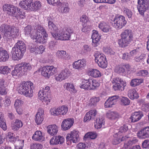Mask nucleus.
Instances as JSON below:
<instances>
[{
    "instance_id": "nucleus-45",
    "label": "nucleus",
    "mask_w": 149,
    "mask_h": 149,
    "mask_svg": "<svg viewBox=\"0 0 149 149\" xmlns=\"http://www.w3.org/2000/svg\"><path fill=\"white\" fill-rule=\"evenodd\" d=\"M10 69L7 66L0 67V73L3 74H8L10 72Z\"/></svg>"
},
{
    "instance_id": "nucleus-20",
    "label": "nucleus",
    "mask_w": 149,
    "mask_h": 149,
    "mask_svg": "<svg viewBox=\"0 0 149 149\" xmlns=\"http://www.w3.org/2000/svg\"><path fill=\"white\" fill-rule=\"evenodd\" d=\"M70 73L68 69L65 68L57 76L56 79L58 81H61L66 79L68 77Z\"/></svg>"
},
{
    "instance_id": "nucleus-10",
    "label": "nucleus",
    "mask_w": 149,
    "mask_h": 149,
    "mask_svg": "<svg viewBox=\"0 0 149 149\" xmlns=\"http://www.w3.org/2000/svg\"><path fill=\"white\" fill-rule=\"evenodd\" d=\"M68 107L64 105L59 107L57 108L51 109L50 112L51 114L54 116H58L60 115L65 114L68 112Z\"/></svg>"
},
{
    "instance_id": "nucleus-63",
    "label": "nucleus",
    "mask_w": 149,
    "mask_h": 149,
    "mask_svg": "<svg viewBox=\"0 0 149 149\" xmlns=\"http://www.w3.org/2000/svg\"><path fill=\"white\" fill-rule=\"evenodd\" d=\"M0 87L7 88L8 87L7 82L3 79H0Z\"/></svg>"
},
{
    "instance_id": "nucleus-48",
    "label": "nucleus",
    "mask_w": 149,
    "mask_h": 149,
    "mask_svg": "<svg viewBox=\"0 0 149 149\" xmlns=\"http://www.w3.org/2000/svg\"><path fill=\"white\" fill-rule=\"evenodd\" d=\"M24 33L26 36L29 35L31 36L32 32L34 33V30L32 29L31 26L28 25L25 27L24 30Z\"/></svg>"
},
{
    "instance_id": "nucleus-39",
    "label": "nucleus",
    "mask_w": 149,
    "mask_h": 149,
    "mask_svg": "<svg viewBox=\"0 0 149 149\" xmlns=\"http://www.w3.org/2000/svg\"><path fill=\"white\" fill-rule=\"evenodd\" d=\"M64 88L70 91L71 93H74L77 92L73 84L71 83H65L63 85Z\"/></svg>"
},
{
    "instance_id": "nucleus-12",
    "label": "nucleus",
    "mask_w": 149,
    "mask_h": 149,
    "mask_svg": "<svg viewBox=\"0 0 149 149\" xmlns=\"http://www.w3.org/2000/svg\"><path fill=\"white\" fill-rule=\"evenodd\" d=\"M137 8L139 13L143 15L144 13L148 9V6L147 0H138Z\"/></svg>"
},
{
    "instance_id": "nucleus-23",
    "label": "nucleus",
    "mask_w": 149,
    "mask_h": 149,
    "mask_svg": "<svg viewBox=\"0 0 149 149\" xmlns=\"http://www.w3.org/2000/svg\"><path fill=\"white\" fill-rule=\"evenodd\" d=\"M96 114L97 111L95 110L89 111L86 114L84 118V121L85 122L93 120Z\"/></svg>"
},
{
    "instance_id": "nucleus-9",
    "label": "nucleus",
    "mask_w": 149,
    "mask_h": 149,
    "mask_svg": "<svg viewBox=\"0 0 149 149\" xmlns=\"http://www.w3.org/2000/svg\"><path fill=\"white\" fill-rule=\"evenodd\" d=\"M95 61L99 66L102 68H105L107 66V63L106 58L102 54L96 53L94 55Z\"/></svg>"
},
{
    "instance_id": "nucleus-30",
    "label": "nucleus",
    "mask_w": 149,
    "mask_h": 149,
    "mask_svg": "<svg viewBox=\"0 0 149 149\" xmlns=\"http://www.w3.org/2000/svg\"><path fill=\"white\" fill-rule=\"evenodd\" d=\"M58 6H60L58 7V9H60V11L61 13H67L69 12L70 10V8L69 7V4L67 3L60 2L58 4Z\"/></svg>"
},
{
    "instance_id": "nucleus-14",
    "label": "nucleus",
    "mask_w": 149,
    "mask_h": 149,
    "mask_svg": "<svg viewBox=\"0 0 149 149\" xmlns=\"http://www.w3.org/2000/svg\"><path fill=\"white\" fill-rule=\"evenodd\" d=\"M74 123V120L73 118L64 119L61 124L62 130L64 131L69 130L72 126Z\"/></svg>"
},
{
    "instance_id": "nucleus-25",
    "label": "nucleus",
    "mask_w": 149,
    "mask_h": 149,
    "mask_svg": "<svg viewBox=\"0 0 149 149\" xmlns=\"http://www.w3.org/2000/svg\"><path fill=\"white\" fill-rule=\"evenodd\" d=\"M99 29L104 32L108 33L111 31V27L109 24L104 21L100 22L98 24Z\"/></svg>"
},
{
    "instance_id": "nucleus-1",
    "label": "nucleus",
    "mask_w": 149,
    "mask_h": 149,
    "mask_svg": "<svg viewBox=\"0 0 149 149\" xmlns=\"http://www.w3.org/2000/svg\"><path fill=\"white\" fill-rule=\"evenodd\" d=\"M26 46L24 42L18 40L12 48L10 54L13 59L18 61L23 57L26 51Z\"/></svg>"
},
{
    "instance_id": "nucleus-60",
    "label": "nucleus",
    "mask_w": 149,
    "mask_h": 149,
    "mask_svg": "<svg viewBox=\"0 0 149 149\" xmlns=\"http://www.w3.org/2000/svg\"><path fill=\"white\" fill-rule=\"evenodd\" d=\"M59 138L57 137V136L53 137L50 140V143L51 145H54L58 144V140Z\"/></svg>"
},
{
    "instance_id": "nucleus-31",
    "label": "nucleus",
    "mask_w": 149,
    "mask_h": 149,
    "mask_svg": "<svg viewBox=\"0 0 149 149\" xmlns=\"http://www.w3.org/2000/svg\"><path fill=\"white\" fill-rule=\"evenodd\" d=\"M88 74L94 78H97L101 77L102 74L98 70L96 69H90L88 71Z\"/></svg>"
},
{
    "instance_id": "nucleus-2",
    "label": "nucleus",
    "mask_w": 149,
    "mask_h": 149,
    "mask_svg": "<svg viewBox=\"0 0 149 149\" xmlns=\"http://www.w3.org/2000/svg\"><path fill=\"white\" fill-rule=\"evenodd\" d=\"M0 31L4 34V38L7 40L16 38L19 35V30L13 26L5 24L0 26Z\"/></svg>"
},
{
    "instance_id": "nucleus-35",
    "label": "nucleus",
    "mask_w": 149,
    "mask_h": 149,
    "mask_svg": "<svg viewBox=\"0 0 149 149\" xmlns=\"http://www.w3.org/2000/svg\"><path fill=\"white\" fill-rule=\"evenodd\" d=\"M32 139L35 141H42L44 140L45 138L42 135V132L40 131H37L35 132L32 137Z\"/></svg>"
},
{
    "instance_id": "nucleus-3",
    "label": "nucleus",
    "mask_w": 149,
    "mask_h": 149,
    "mask_svg": "<svg viewBox=\"0 0 149 149\" xmlns=\"http://www.w3.org/2000/svg\"><path fill=\"white\" fill-rule=\"evenodd\" d=\"M34 33L32 31L31 35V38L33 40H36L37 43H45L47 42V34L45 30L40 25H38L36 30H34Z\"/></svg>"
},
{
    "instance_id": "nucleus-61",
    "label": "nucleus",
    "mask_w": 149,
    "mask_h": 149,
    "mask_svg": "<svg viewBox=\"0 0 149 149\" xmlns=\"http://www.w3.org/2000/svg\"><path fill=\"white\" fill-rule=\"evenodd\" d=\"M123 12L127 16L128 18H131L132 15V13L130 10L127 8H125Z\"/></svg>"
},
{
    "instance_id": "nucleus-54",
    "label": "nucleus",
    "mask_w": 149,
    "mask_h": 149,
    "mask_svg": "<svg viewBox=\"0 0 149 149\" xmlns=\"http://www.w3.org/2000/svg\"><path fill=\"white\" fill-rule=\"evenodd\" d=\"M128 138V137H126V136H123L121 139L118 138H115L113 141V143L114 145H116L118 144L120 142L124 141L126 139Z\"/></svg>"
},
{
    "instance_id": "nucleus-6",
    "label": "nucleus",
    "mask_w": 149,
    "mask_h": 149,
    "mask_svg": "<svg viewBox=\"0 0 149 149\" xmlns=\"http://www.w3.org/2000/svg\"><path fill=\"white\" fill-rule=\"evenodd\" d=\"M111 82L112 83L115 84L113 86L115 91H123L127 85L126 82L119 77L113 78Z\"/></svg>"
},
{
    "instance_id": "nucleus-62",
    "label": "nucleus",
    "mask_w": 149,
    "mask_h": 149,
    "mask_svg": "<svg viewBox=\"0 0 149 149\" xmlns=\"http://www.w3.org/2000/svg\"><path fill=\"white\" fill-rule=\"evenodd\" d=\"M121 102L124 105H129L130 103V101L127 97H123L121 100Z\"/></svg>"
},
{
    "instance_id": "nucleus-55",
    "label": "nucleus",
    "mask_w": 149,
    "mask_h": 149,
    "mask_svg": "<svg viewBox=\"0 0 149 149\" xmlns=\"http://www.w3.org/2000/svg\"><path fill=\"white\" fill-rule=\"evenodd\" d=\"M100 99L99 97H93L90 100V104L91 105L94 106L96 105L97 102H99Z\"/></svg>"
},
{
    "instance_id": "nucleus-41",
    "label": "nucleus",
    "mask_w": 149,
    "mask_h": 149,
    "mask_svg": "<svg viewBox=\"0 0 149 149\" xmlns=\"http://www.w3.org/2000/svg\"><path fill=\"white\" fill-rule=\"evenodd\" d=\"M22 70L19 64L15 66L14 70L11 72V74L13 77L18 76L20 75H24L22 74Z\"/></svg>"
},
{
    "instance_id": "nucleus-5",
    "label": "nucleus",
    "mask_w": 149,
    "mask_h": 149,
    "mask_svg": "<svg viewBox=\"0 0 149 149\" xmlns=\"http://www.w3.org/2000/svg\"><path fill=\"white\" fill-rule=\"evenodd\" d=\"M121 36L118 43L121 47H124L127 46L132 40L133 35L131 30L127 29L123 32Z\"/></svg>"
},
{
    "instance_id": "nucleus-29",
    "label": "nucleus",
    "mask_w": 149,
    "mask_h": 149,
    "mask_svg": "<svg viewBox=\"0 0 149 149\" xmlns=\"http://www.w3.org/2000/svg\"><path fill=\"white\" fill-rule=\"evenodd\" d=\"M9 58V55L7 52L2 48H0V61L5 62Z\"/></svg>"
},
{
    "instance_id": "nucleus-17",
    "label": "nucleus",
    "mask_w": 149,
    "mask_h": 149,
    "mask_svg": "<svg viewBox=\"0 0 149 149\" xmlns=\"http://www.w3.org/2000/svg\"><path fill=\"white\" fill-rule=\"evenodd\" d=\"M93 79H84L80 85V87L88 90H93Z\"/></svg>"
},
{
    "instance_id": "nucleus-50",
    "label": "nucleus",
    "mask_w": 149,
    "mask_h": 149,
    "mask_svg": "<svg viewBox=\"0 0 149 149\" xmlns=\"http://www.w3.org/2000/svg\"><path fill=\"white\" fill-rule=\"evenodd\" d=\"M41 6L40 2L39 1H36L34 3H32L31 6V8L33 10H37L40 8Z\"/></svg>"
},
{
    "instance_id": "nucleus-4",
    "label": "nucleus",
    "mask_w": 149,
    "mask_h": 149,
    "mask_svg": "<svg viewBox=\"0 0 149 149\" xmlns=\"http://www.w3.org/2000/svg\"><path fill=\"white\" fill-rule=\"evenodd\" d=\"M34 89L33 84L30 81H24L21 83L18 88L20 94L29 97L33 96Z\"/></svg>"
},
{
    "instance_id": "nucleus-43",
    "label": "nucleus",
    "mask_w": 149,
    "mask_h": 149,
    "mask_svg": "<svg viewBox=\"0 0 149 149\" xmlns=\"http://www.w3.org/2000/svg\"><path fill=\"white\" fill-rule=\"evenodd\" d=\"M0 127L4 130H6L7 129V127L3 118V115L1 112H0Z\"/></svg>"
},
{
    "instance_id": "nucleus-11",
    "label": "nucleus",
    "mask_w": 149,
    "mask_h": 149,
    "mask_svg": "<svg viewBox=\"0 0 149 149\" xmlns=\"http://www.w3.org/2000/svg\"><path fill=\"white\" fill-rule=\"evenodd\" d=\"M17 8V7L11 4H5L3 6V11L6 12L8 15L14 17L16 15L15 13Z\"/></svg>"
},
{
    "instance_id": "nucleus-7",
    "label": "nucleus",
    "mask_w": 149,
    "mask_h": 149,
    "mask_svg": "<svg viewBox=\"0 0 149 149\" xmlns=\"http://www.w3.org/2000/svg\"><path fill=\"white\" fill-rule=\"evenodd\" d=\"M127 23L124 17L122 15L116 16L112 22L113 26L117 29H122Z\"/></svg>"
},
{
    "instance_id": "nucleus-8",
    "label": "nucleus",
    "mask_w": 149,
    "mask_h": 149,
    "mask_svg": "<svg viewBox=\"0 0 149 149\" xmlns=\"http://www.w3.org/2000/svg\"><path fill=\"white\" fill-rule=\"evenodd\" d=\"M73 32V30L70 28H68L65 31L60 33L59 31L54 36V38L55 39L61 40H68L69 39L71 34Z\"/></svg>"
},
{
    "instance_id": "nucleus-24",
    "label": "nucleus",
    "mask_w": 149,
    "mask_h": 149,
    "mask_svg": "<svg viewBox=\"0 0 149 149\" xmlns=\"http://www.w3.org/2000/svg\"><path fill=\"white\" fill-rule=\"evenodd\" d=\"M86 63L85 59L79 60L73 63L72 67L75 69L81 70L86 65Z\"/></svg>"
},
{
    "instance_id": "nucleus-53",
    "label": "nucleus",
    "mask_w": 149,
    "mask_h": 149,
    "mask_svg": "<svg viewBox=\"0 0 149 149\" xmlns=\"http://www.w3.org/2000/svg\"><path fill=\"white\" fill-rule=\"evenodd\" d=\"M128 130V126L127 125H124L121 126L119 129L118 132V135H120V134L122 133H123L127 132Z\"/></svg>"
},
{
    "instance_id": "nucleus-34",
    "label": "nucleus",
    "mask_w": 149,
    "mask_h": 149,
    "mask_svg": "<svg viewBox=\"0 0 149 149\" xmlns=\"http://www.w3.org/2000/svg\"><path fill=\"white\" fill-rule=\"evenodd\" d=\"M6 137L9 141L12 143L16 141L17 140H19V139L18 136L14 135L13 133L11 132H9L6 134Z\"/></svg>"
},
{
    "instance_id": "nucleus-49",
    "label": "nucleus",
    "mask_w": 149,
    "mask_h": 149,
    "mask_svg": "<svg viewBox=\"0 0 149 149\" xmlns=\"http://www.w3.org/2000/svg\"><path fill=\"white\" fill-rule=\"evenodd\" d=\"M15 14L16 15L14 16V17H19L23 19L25 17V13L23 11H21L20 9L17 8L16 11V12Z\"/></svg>"
},
{
    "instance_id": "nucleus-33",
    "label": "nucleus",
    "mask_w": 149,
    "mask_h": 149,
    "mask_svg": "<svg viewBox=\"0 0 149 149\" xmlns=\"http://www.w3.org/2000/svg\"><path fill=\"white\" fill-rule=\"evenodd\" d=\"M58 128L56 125H49L47 127V132L52 136L56 135L58 132Z\"/></svg>"
},
{
    "instance_id": "nucleus-37",
    "label": "nucleus",
    "mask_w": 149,
    "mask_h": 149,
    "mask_svg": "<svg viewBox=\"0 0 149 149\" xmlns=\"http://www.w3.org/2000/svg\"><path fill=\"white\" fill-rule=\"evenodd\" d=\"M104 118L102 116L99 117L96 119V122L95 124V128L98 130L102 127V125L104 123Z\"/></svg>"
},
{
    "instance_id": "nucleus-26",
    "label": "nucleus",
    "mask_w": 149,
    "mask_h": 149,
    "mask_svg": "<svg viewBox=\"0 0 149 149\" xmlns=\"http://www.w3.org/2000/svg\"><path fill=\"white\" fill-rule=\"evenodd\" d=\"M33 0H22L20 1L19 4V6L25 10L31 9V3Z\"/></svg>"
},
{
    "instance_id": "nucleus-56",
    "label": "nucleus",
    "mask_w": 149,
    "mask_h": 149,
    "mask_svg": "<svg viewBox=\"0 0 149 149\" xmlns=\"http://www.w3.org/2000/svg\"><path fill=\"white\" fill-rule=\"evenodd\" d=\"M45 49L44 46L40 45L39 47L36 46L35 50V53L39 54H42L44 52Z\"/></svg>"
},
{
    "instance_id": "nucleus-22",
    "label": "nucleus",
    "mask_w": 149,
    "mask_h": 149,
    "mask_svg": "<svg viewBox=\"0 0 149 149\" xmlns=\"http://www.w3.org/2000/svg\"><path fill=\"white\" fill-rule=\"evenodd\" d=\"M143 116L142 112L139 111L133 113L129 119L132 122H135L139 120Z\"/></svg>"
},
{
    "instance_id": "nucleus-47",
    "label": "nucleus",
    "mask_w": 149,
    "mask_h": 149,
    "mask_svg": "<svg viewBox=\"0 0 149 149\" xmlns=\"http://www.w3.org/2000/svg\"><path fill=\"white\" fill-rule=\"evenodd\" d=\"M97 135V134L96 132H91L87 133L84 136V138L94 139L96 137Z\"/></svg>"
},
{
    "instance_id": "nucleus-13",
    "label": "nucleus",
    "mask_w": 149,
    "mask_h": 149,
    "mask_svg": "<svg viewBox=\"0 0 149 149\" xmlns=\"http://www.w3.org/2000/svg\"><path fill=\"white\" fill-rule=\"evenodd\" d=\"M79 132L76 130L71 131L70 134H68L67 135L66 138L67 141H72L73 143L77 142L79 140Z\"/></svg>"
},
{
    "instance_id": "nucleus-59",
    "label": "nucleus",
    "mask_w": 149,
    "mask_h": 149,
    "mask_svg": "<svg viewBox=\"0 0 149 149\" xmlns=\"http://www.w3.org/2000/svg\"><path fill=\"white\" fill-rule=\"evenodd\" d=\"M121 57L124 60L129 61L131 59V56L127 52L122 54Z\"/></svg>"
},
{
    "instance_id": "nucleus-38",
    "label": "nucleus",
    "mask_w": 149,
    "mask_h": 149,
    "mask_svg": "<svg viewBox=\"0 0 149 149\" xmlns=\"http://www.w3.org/2000/svg\"><path fill=\"white\" fill-rule=\"evenodd\" d=\"M106 115L108 118L112 120L118 119L120 117L118 113L115 111H108Z\"/></svg>"
},
{
    "instance_id": "nucleus-28",
    "label": "nucleus",
    "mask_w": 149,
    "mask_h": 149,
    "mask_svg": "<svg viewBox=\"0 0 149 149\" xmlns=\"http://www.w3.org/2000/svg\"><path fill=\"white\" fill-rule=\"evenodd\" d=\"M39 99L42 102H44L46 104H48L50 102V98L48 97L46 95V93L40 90L38 93Z\"/></svg>"
},
{
    "instance_id": "nucleus-46",
    "label": "nucleus",
    "mask_w": 149,
    "mask_h": 149,
    "mask_svg": "<svg viewBox=\"0 0 149 149\" xmlns=\"http://www.w3.org/2000/svg\"><path fill=\"white\" fill-rule=\"evenodd\" d=\"M49 77L57 72L56 68L53 66H46Z\"/></svg>"
},
{
    "instance_id": "nucleus-51",
    "label": "nucleus",
    "mask_w": 149,
    "mask_h": 149,
    "mask_svg": "<svg viewBox=\"0 0 149 149\" xmlns=\"http://www.w3.org/2000/svg\"><path fill=\"white\" fill-rule=\"evenodd\" d=\"M41 74L42 75L46 78L48 79L50 77L47 66L44 67L42 68Z\"/></svg>"
},
{
    "instance_id": "nucleus-58",
    "label": "nucleus",
    "mask_w": 149,
    "mask_h": 149,
    "mask_svg": "<svg viewBox=\"0 0 149 149\" xmlns=\"http://www.w3.org/2000/svg\"><path fill=\"white\" fill-rule=\"evenodd\" d=\"M103 50L104 53L108 54L111 55L114 54V52L110 47H104Z\"/></svg>"
},
{
    "instance_id": "nucleus-16",
    "label": "nucleus",
    "mask_w": 149,
    "mask_h": 149,
    "mask_svg": "<svg viewBox=\"0 0 149 149\" xmlns=\"http://www.w3.org/2000/svg\"><path fill=\"white\" fill-rule=\"evenodd\" d=\"M119 98L118 95H115L109 97L104 103V106L106 108L110 107L115 104L118 100Z\"/></svg>"
},
{
    "instance_id": "nucleus-64",
    "label": "nucleus",
    "mask_w": 149,
    "mask_h": 149,
    "mask_svg": "<svg viewBox=\"0 0 149 149\" xmlns=\"http://www.w3.org/2000/svg\"><path fill=\"white\" fill-rule=\"evenodd\" d=\"M146 55L144 54H141L139 56L135 58V60L136 62H140L145 58Z\"/></svg>"
},
{
    "instance_id": "nucleus-44",
    "label": "nucleus",
    "mask_w": 149,
    "mask_h": 149,
    "mask_svg": "<svg viewBox=\"0 0 149 149\" xmlns=\"http://www.w3.org/2000/svg\"><path fill=\"white\" fill-rule=\"evenodd\" d=\"M23 125V123L21 120L17 119L15 124L12 126V129L14 131L17 130L19 128L22 127Z\"/></svg>"
},
{
    "instance_id": "nucleus-36",
    "label": "nucleus",
    "mask_w": 149,
    "mask_h": 149,
    "mask_svg": "<svg viewBox=\"0 0 149 149\" xmlns=\"http://www.w3.org/2000/svg\"><path fill=\"white\" fill-rule=\"evenodd\" d=\"M56 57L62 60H66L68 58L66 52L64 50H58L56 53Z\"/></svg>"
},
{
    "instance_id": "nucleus-19",
    "label": "nucleus",
    "mask_w": 149,
    "mask_h": 149,
    "mask_svg": "<svg viewBox=\"0 0 149 149\" xmlns=\"http://www.w3.org/2000/svg\"><path fill=\"white\" fill-rule=\"evenodd\" d=\"M44 119V111L41 109L39 108L35 117V122L37 125H39L42 123Z\"/></svg>"
},
{
    "instance_id": "nucleus-57",
    "label": "nucleus",
    "mask_w": 149,
    "mask_h": 149,
    "mask_svg": "<svg viewBox=\"0 0 149 149\" xmlns=\"http://www.w3.org/2000/svg\"><path fill=\"white\" fill-rule=\"evenodd\" d=\"M148 72L146 70H140L136 73V75L137 76H146L148 74Z\"/></svg>"
},
{
    "instance_id": "nucleus-18",
    "label": "nucleus",
    "mask_w": 149,
    "mask_h": 149,
    "mask_svg": "<svg viewBox=\"0 0 149 149\" xmlns=\"http://www.w3.org/2000/svg\"><path fill=\"white\" fill-rule=\"evenodd\" d=\"M48 30L50 31L52 36L54 38V36L56 35V34L59 30L54 23L48 18Z\"/></svg>"
},
{
    "instance_id": "nucleus-52",
    "label": "nucleus",
    "mask_w": 149,
    "mask_h": 149,
    "mask_svg": "<svg viewBox=\"0 0 149 149\" xmlns=\"http://www.w3.org/2000/svg\"><path fill=\"white\" fill-rule=\"evenodd\" d=\"M80 21L82 22V25H86L89 22V20L86 15H83L80 18Z\"/></svg>"
},
{
    "instance_id": "nucleus-42",
    "label": "nucleus",
    "mask_w": 149,
    "mask_h": 149,
    "mask_svg": "<svg viewBox=\"0 0 149 149\" xmlns=\"http://www.w3.org/2000/svg\"><path fill=\"white\" fill-rule=\"evenodd\" d=\"M143 82L142 79H134L131 80L130 84L131 86L134 87L139 85Z\"/></svg>"
},
{
    "instance_id": "nucleus-27",
    "label": "nucleus",
    "mask_w": 149,
    "mask_h": 149,
    "mask_svg": "<svg viewBox=\"0 0 149 149\" xmlns=\"http://www.w3.org/2000/svg\"><path fill=\"white\" fill-rule=\"evenodd\" d=\"M22 70V74H25L27 72L31 70L32 68V66L29 63H23L19 64Z\"/></svg>"
},
{
    "instance_id": "nucleus-32",
    "label": "nucleus",
    "mask_w": 149,
    "mask_h": 149,
    "mask_svg": "<svg viewBox=\"0 0 149 149\" xmlns=\"http://www.w3.org/2000/svg\"><path fill=\"white\" fill-rule=\"evenodd\" d=\"M126 137H128V138L126 139L124 141H127V142H125L124 143L123 148L125 149L130 147L133 144L135 143L138 141L135 138H133L130 139L129 137L126 136Z\"/></svg>"
},
{
    "instance_id": "nucleus-21",
    "label": "nucleus",
    "mask_w": 149,
    "mask_h": 149,
    "mask_svg": "<svg viewBox=\"0 0 149 149\" xmlns=\"http://www.w3.org/2000/svg\"><path fill=\"white\" fill-rule=\"evenodd\" d=\"M137 136L140 139H146L149 138V126L142 129L137 133Z\"/></svg>"
},
{
    "instance_id": "nucleus-15",
    "label": "nucleus",
    "mask_w": 149,
    "mask_h": 149,
    "mask_svg": "<svg viewBox=\"0 0 149 149\" xmlns=\"http://www.w3.org/2000/svg\"><path fill=\"white\" fill-rule=\"evenodd\" d=\"M91 38L92 40V45L93 46L96 47L99 45V41L101 39V36L97 31L95 30L93 31Z\"/></svg>"
},
{
    "instance_id": "nucleus-40",
    "label": "nucleus",
    "mask_w": 149,
    "mask_h": 149,
    "mask_svg": "<svg viewBox=\"0 0 149 149\" xmlns=\"http://www.w3.org/2000/svg\"><path fill=\"white\" fill-rule=\"evenodd\" d=\"M128 96L132 100L137 99L139 97L138 93L134 89H130L129 91Z\"/></svg>"
}]
</instances>
